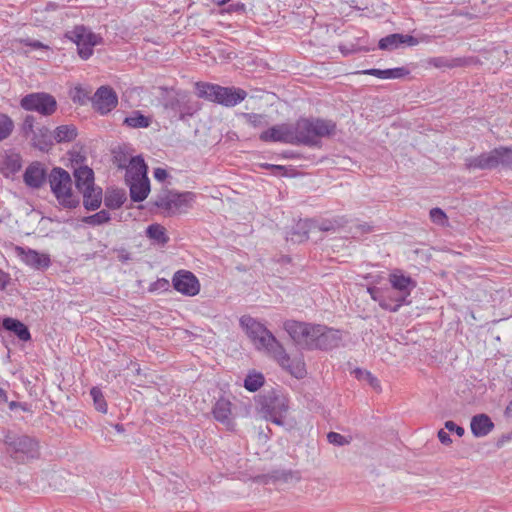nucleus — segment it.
Masks as SVG:
<instances>
[{
	"instance_id": "nucleus-1",
	"label": "nucleus",
	"mask_w": 512,
	"mask_h": 512,
	"mask_svg": "<svg viewBox=\"0 0 512 512\" xmlns=\"http://www.w3.org/2000/svg\"><path fill=\"white\" fill-rule=\"evenodd\" d=\"M239 323L256 349L272 355L278 364L295 378L305 377L307 373L305 363L301 359H291L282 344L264 324L249 315H243Z\"/></svg>"
},
{
	"instance_id": "nucleus-2",
	"label": "nucleus",
	"mask_w": 512,
	"mask_h": 512,
	"mask_svg": "<svg viewBox=\"0 0 512 512\" xmlns=\"http://www.w3.org/2000/svg\"><path fill=\"white\" fill-rule=\"evenodd\" d=\"M336 132V123L321 118H301L294 124L295 145L317 146L319 138L329 137Z\"/></svg>"
},
{
	"instance_id": "nucleus-3",
	"label": "nucleus",
	"mask_w": 512,
	"mask_h": 512,
	"mask_svg": "<svg viewBox=\"0 0 512 512\" xmlns=\"http://www.w3.org/2000/svg\"><path fill=\"white\" fill-rule=\"evenodd\" d=\"M47 182L61 207L71 210L80 205V198L73 192V181L68 171L53 167L48 173Z\"/></svg>"
},
{
	"instance_id": "nucleus-4",
	"label": "nucleus",
	"mask_w": 512,
	"mask_h": 512,
	"mask_svg": "<svg viewBox=\"0 0 512 512\" xmlns=\"http://www.w3.org/2000/svg\"><path fill=\"white\" fill-rule=\"evenodd\" d=\"M148 166L142 156L130 159V167L125 174V182L129 186L130 198L133 202L144 201L150 192Z\"/></svg>"
},
{
	"instance_id": "nucleus-5",
	"label": "nucleus",
	"mask_w": 512,
	"mask_h": 512,
	"mask_svg": "<svg viewBox=\"0 0 512 512\" xmlns=\"http://www.w3.org/2000/svg\"><path fill=\"white\" fill-rule=\"evenodd\" d=\"M256 405L259 412L266 420L277 425H283L288 411V400L279 391L270 389L256 397Z\"/></svg>"
},
{
	"instance_id": "nucleus-6",
	"label": "nucleus",
	"mask_w": 512,
	"mask_h": 512,
	"mask_svg": "<svg viewBox=\"0 0 512 512\" xmlns=\"http://www.w3.org/2000/svg\"><path fill=\"white\" fill-rule=\"evenodd\" d=\"M197 94L225 107H234L247 97V92L239 87H223L211 83H197Z\"/></svg>"
},
{
	"instance_id": "nucleus-7",
	"label": "nucleus",
	"mask_w": 512,
	"mask_h": 512,
	"mask_svg": "<svg viewBox=\"0 0 512 512\" xmlns=\"http://www.w3.org/2000/svg\"><path fill=\"white\" fill-rule=\"evenodd\" d=\"M512 168V149L500 146L490 152L482 153L476 157H469L465 160L467 169L492 170L498 166Z\"/></svg>"
},
{
	"instance_id": "nucleus-8",
	"label": "nucleus",
	"mask_w": 512,
	"mask_h": 512,
	"mask_svg": "<svg viewBox=\"0 0 512 512\" xmlns=\"http://www.w3.org/2000/svg\"><path fill=\"white\" fill-rule=\"evenodd\" d=\"M195 198L196 194L191 191L165 190L156 196L153 205L162 209L165 215L170 216L190 208Z\"/></svg>"
},
{
	"instance_id": "nucleus-9",
	"label": "nucleus",
	"mask_w": 512,
	"mask_h": 512,
	"mask_svg": "<svg viewBox=\"0 0 512 512\" xmlns=\"http://www.w3.org/2000/svg\"><path fill=\"white\" fill-rule=\"evenodd\" d=\"M65 36L77 45L78 55L83 60L89 59L93 54V48L103 43V38L99 34H95L84 25L75 26L67 31Z\"/></svg>"
},
{
	"instance_id": "nucleus-10",
	"label": "nucleus",
	"mask_w": 512,
	"mask_h": 512,
	"mask_svg": "<svg viewBox=\"0 0 512 512\" xmlns=\"http://www.w3.org/2000/svg\"><path fill=\"white\" fill-rule=\"evenodd\" d=\"M20 107L25 111L37 112L42 116L53 115L57 110L56 98L46 92H32L23 96Z\"/></svg>"
},
{
	"instance_id": "nucleus-11",
	"label": "nucleus",
	"mask_w": 512,
	"mask_h": 512,
	"mask_svg": "<svg viewBox=\"0 0 512 512\" xmlns=\"http://www.w3.org/2000/svg\"><path fill=\"white\" fill-rule=\"evenodd\" d=\"M163 105L166 110L173 113V116H178V119L182 121L188 116H193L199 110L198 104L191 101L186 93L169 95L165 98Z\"/></svg>"
},
{
	"instance_id": "nucleus-12",
	"label": "nucleus",
	"mask_w": 512,
	"mask_h": 512,
	"mask_svg": "<svg viewBox=\"0 0 512 512\" xmlns=\"http://www.w3.org/2000/svg\"><path fill=\"white\" fill-rule=\"evenodd\" d=\"M173 288L186 296H195L200 291V283L197 277L188 270H178L172 277Z\"/></svg>"
},
{
	"instance_id": "nucleus-13",
	"label": "nucleus",
	"mask_w": 512,
	"mask_h": 512,
	"mask_svg": "<svg viewBox=\"0 0 512 512\" xmlns=\"http://www.w3.org/2000/svg\"><path fill=\"white\" fill-rule=\"evenodd\" d=\"M428 36L416 38L412 35L393 33L381 38L378 42V48L385 51H393L402 47H412L420 42L428 41Z\"/></svg>"
},
{
	"instance_id": "nucleus-14",
	"label": "nucleus",
	"mask_w": 512,
	"mask_h": 512,
	"mask_svg": "<svg viewBox=\"0 0 512 512\" xmlns=\"http://www.w3.org/2000/svg\"><path fill=\"white\" fill-rule=\"evenodd\" d=\"M118 104L116 92L109 86L99 87L92 97L93 108L102 115L111 112Z\"/></svg>"
},
{
	"instance_id": "nucleus-15",
	"label": "nucleus",
	"mask_w": 512,
	"mask_h": 512,
	"mask_svg": "<svg viewBox=\"0 0 512 512\" xmlns=\"http://www.w3.org/2000/svg\"><path fill=\"white\" fill-rule=\"evenodd\" d=\"M389 283L393 290L398 291L400 294V301L406 302V298H409L411 292L416 288L417 282L410 276L402 273L401 270H395L389 274Z\"/></svg>"
},
{
	"instance_id": "nucleus-16",
	"label": "nucleus",
	"mask_w": 512,
	"mask_h": 512,
	"mask_svg": "<svg viewBox=\"0 0 512 512\" xmlns=\"http://www.w3.org/2000/svg\"><path fill=\"white\" fill-rule=\"evenodd\" d=\"M17 256L28 266L37 270H46L51 265L50 256L31 248L16 247Z\"/></svg>"
},
{
	"instance_id": "nucleus-17",
	"label": "nucleus",
	"mask_w": 512,
	"mask_h": 512,
	"mask_svg": "<svg viewBox=\"0 0 512 512\" xmlns=\"http://www.w3.org/2000/svg\"><path fill=\"white\" fill-rule=\"evenodd\" d=\"M263 142H282L294 144V125L280 124L275 125L266 131H263L260 136Z\"/></svg>"
},
{
	"instance_id": "nucleus-18",
	"label": "nucleus",
	"mask_w": 512,
	"mask_h": 512,
	"mask_svg": "<svg viewBox=\"0 0 512 512\" xmlns=\"http://www.w3.org/2000/svg\"><path fill=\"white\" fill-rule=\"evenodd\" d=\"M319 332L316 334L314 349L332 350L342 342V335L339 330L318 325Z\"/></svg>"
},
{
	"instance_id": "nucleus-19",
	"label": "nucleus",
	"mask_w": 512,
	"mask_h": 512,
	"mask_svg": "<svg viewBox=\"0 0 512 512\" xmlns=\"http://www.w3.org/2000/svg\"><path fill=\"white\" fill-rule=\"evenodd\" d=\"M48 173L42 163L33 162L24 172V183L32 189H39L48 181Z\"/></svg>"
},
{
	"instance_id": "nucleus-20",
	"label": "nucleus",
	"mask_w": 512,
	"mask_h": 512,
	"mask_svg": "<svg viewBox=\"0 0 512 512\" xmlns=\"http://www.w3.org/2000/svg\"><path fill=\"white\" fill-rule=\"evenodd\" d=\"M252 481L254 483L259 484H269V483H288L292 480H300V475L298 471H292V470H273L266 474H259L256 476L251 477Z\"/></svg>"
},
{
	"instance_id": "nucleus-21",
	"label": "nucleus",
	"mask_w": 512,
	"mask_h": 512,
	"mask_svg": "<svg viewBox=\"0 0 512 512\" xmlns=\"http://www.w3.org/2000/svg\"><path fill=\"white\" fill-rule=\"evenodd\" d=\"M3 442L10 448H34L39 446L36 438L20 431H3Z\"/></svg>"
},
{
	"instance_id": "nucleus-22",
	"label": "nucleus",
	"mask_w": 512,
	"mask_h": 512,
	"mask_svg": "<svg viewBox=\"0 0 512 512\" xmlns=\"http://www.w3.org/2000/svg\"><path fill=\"white\" fill-rule=\"evenodd\" d=\"M231 406L232 403L222 397L216 401L212 409L214 419L224 425L228 430H233L235 426Z\"/></svg>"
},
{
	"instance_id": "nucleus-23",
	"label": "nucleus",
	"mask_w": 512,
	"mask_h": 512,
	"mask_svg": "<svg viewBox=\"0 0 512 512\" xmlns=\"http://www.w3.org/2000/svg\"><path fill=\"white\" fill-rule=\"evenodd\" d=\"M1 329L12 332L21 341L27 342L31 340L29 328L18 319L11 317L3 318L2 324L0 325V330Z\"/></svg>"
},
{
	"instance_id": "nucleus-24",
	"label": "nucleus",
	"mask_w": 512,
	"mask_h": 512,
	"mask_svg": "<svg viewBox=\"0 0 512 512\" xmlns=\"http://www.w3.org/2000/svg\"><path fill=\"white\" fill-rule=\"evenodd\" d=\"M30 140L32 146L40 151H48L53 146V134L46 126H37Z\"/></svg>"
},
{
	"instance_id": "nucleus-25",
	"label": "nucleus",
	"mask_w": 512,
	"mask_h": 512,
	"mask_svg": "<svg viewBox=\"0 0 512 512\" xmlns=\"http://www.w3.org/2000/svg\"><path fill=\"white\" fill-rule=\"evenodd\" d=\"M4 456V465L12 467L13 464L25 463L29 458L39 457V450H0Z\"/></svg>"
},
{
	"instance_id": "nucleus-26",
	"label": "nucleus",
	"mask_w": 512,
	"mask_h": 512,
	"mask_svg": "<svg viewBox=\"0 0 512 512\" xmlns=\"http://www.w3.org/2000/svg\"><path fill=\"white\" fill-rule=\"evenodd\" d=\"M83 196V206L88 211L97 210L102 203L103 191L101 187L91 186L80 191Z\"/></svg>"
},
{
	"instance_id": "nucleus-27",
	"label": "nucleus",
	"mask_w": 512,
	"mask_h": 512,
	"mask_svg": "<svg viewBox=\"0 0 512 512\" xmlns=\"http://www.w3.org/2000/svg\"><path fill=\"white\" fill-rule=\"evenodd\" d=\"M361 73L365 74V75L375 76L380 79H400V78H404L407 75H409L410 70L403 66V67H396V68H390V69H384V70L371 68V69L363 70Z\"/></svg>"
},
{
	"instance_id": "nucleus-28",
	"label": "nucleus",
	"mask_w": 512,
	"mask_h": 512,
	"mask_svg": "<svg viewBox=\"0 0 512 512\" xmlns=\"http://www.w3.org/2000/svg\"><path fill=\"white\" fill-rule=\"evenodd\" d=\"M470 427L474 436L483 437L494 428V423L488 415L478 414L472 417Z\"/></svg>"
},
{
	"instance_id": "nucleus-29",
	"label": "nucleus",
	"mask_w": 512,
	"mask_h": 512,
	"mask_svg": "<svg viewBox=\"0 0 512 512\" xmlns=\"http://www.w3.org/2000/svg\"><path fill=\"white\" fill-rule=\"evenodd\" d=\"M75 185L80 192L88 187L95 186L94 171L88 166H80L74 170Z\"/></svg>"
},
{
	"instance_id": "nucleus-30",
	"label": "nucleus",
	"mask_w": 512,
	"mask_h": 512,
	"mask_svg": "<svg viewBox=\"0 0 512 512\" xmlns=\"http://www.w3.org/2000/svg\"><path fill=\"white\" fill-rule=\"evenodd\" d=\"M312 223L309 220L298 221L288 232L286 239L293 243H302L309 238Z\"/></svg>"
},
{
	"instance_id": "nucleus-31",
	"label": "nucleus",
	"mask_w": 512,
	"mask_h": 512,
	"mask_svg": "<svg viewBox=\"0 0 512 512\" xmlns=\"http://www.w3.org/2000/svg\"><path fill=\"white\" fill-rule=\"evenodd\" d=\"M428 63L435 68H456L464 67L469 61L463 57L451 58L446 56L432 57L428 60Z\"/></svg>"
},
{
	"instance_id": "nucleus-32",
	"label": "nucleus",
	"mask_w": 512,
	"mask_h": 512,
	"mask_svg": "<svg viewBox=\"0 0 512 512\" xmlns=\"http://www.w3.org/2000/svg\"><path fill=\"white\" fill-rule=\"evenodd\" d=\"M127 200L126 192L123 189H107L104 196V204L107 208L119 209Z\"/></svg>"
},
{
	"instance_id": "nucleus-33",
	"label": "nucleus",
	"mask_w": 512,
	"mask_h": 512,
	"mask_svg": "<svg viewBox=\"0 0 512 512\" xmlns=\"http://www.w3.org/2000/svg\"><path fill=\"white\" fill-rule=\"evenodd\" d=\"M367 292L374 301L378 302L382 309L393 313L397 312V306H391V303L387 300L385 289L376 286H370L367 288Z\"/></svg>"
},
{
	"instance_id": "nucleus-34",
	"label": "nucleus",
	"mask_w": 512,
	"mask_h": 512,
	"mask_svg": "<svg viewBox=\"0 0 512 512\" xmlns=\"http://www.w3.org/2000/svg\"><path fill=\"white\" fill-rule=\"evenodd\" d=\"M302 339H299L297 345L308 350H314L316 334L319 332L318 325L306 323L303 330Z\"/></svg>"
},
{
	"instance_id": "nucleus-35",
	"label": "nucleus",
	"mask_w": 512,
	"mask_h": 512,
	"mask_svg": "<svg viewBox=\"0 0 512 512\" xmlns=\"http://www.w3.org/2000/svg\"><path fill=\"white\" fill-rule=\"evenodd\" d=\"M77 137V129L74 125L58 126L53 133V142H72Z\"/></svg>"
},
{
	"instance_id": "nucleus-36",
	"label": "nucleus",
	"mask_w": 512,
	"mask_h": 512,
	"mask_svg": "<svg viewBox=\"0 0 512 512\" xmlns=\"http://www.w3.org/2000/svg\"><path fill=\"white\" fill-rule=\"evenodd\" d=\"M146 235L148 238L154 240L159 245H166L169 242V237L166 234V229L160 224L154 223L147 227Z\"/></svg>"
},
{
	"instance_id": "nucleus-37",
	"label": "nucleus",
	"mask_w": 512,
	"mask_h": 512,
	"mask_svg": "<svg viewBox=\"0 0 512 512\" xmlns=\"http://www.w3.org/2000/svg\"><path fill=\"white\" fill-rule=\"evenodd\" d=\"M123 124L130 128H147L151 124V119L140 111H133L130 116L125 117Z\"/></svg>"
},
{
	"instance_id": "nucleus-38",
	"label": "nucleus",
	"mask_w": 512,
	"mask_h": 512,
	"mask_svg": "<svg viewBox=\"0 0 512 512\" xmlns=\"http://www.w3.org/2000/svg\"><path fill=\"white\" fill-rule=\"evenodd\" d=\"M305 322H299L295 320H287L284 322V329L291 337V339L297 344L299 339H302L303 336V328L305 326Z\"/></svg>"
},
{
	"instance_id": "nucleus-39",
	"label": "nucleus",
	"mask_w": 512,
	"mask_h": 512,
	"mask_svg": "<svg viewBox=\"0 0 512 512\" xmlns=\"http://www.w3.org/2000/svg\"><path fill=\"white\" fill-rule=\"evenodd\" d=\"M14 121L12 118L0 112V141L9 138L14 130Z\"/></svg>"
},
{
	"instance_id": "nucleus-40",
	"label": "nucleus",
	"mask_w": 512,
	"mask_h": 512,
	"mask_svg": "<svg viewBox=\"0 0 512 512\" xmlns=\"http://www.w3.org/2000/svg\"><path fill=\"white\" fill-rule=\"evenodd\" d=\"M265 382L261 373L248 374L244 380V387L250 392L259 390Z\"/></svg>"
},
{
	"instance_id": "nucleus-41",
	"label": "nucleus",
	"mask_w": 512,
	"mask_h": 512,
	"mask_svg": "<svg viewBox=\"0 0 512 512\" xmlns=\"http://www.w3.org/2000/svg\"><path fill=\"white\" fill-rule=\"evenodd\" d=\"M355 377L358 379V380H364V381H367L368 384L375 390L377 391H380L381 390V387H380V382L379 380L373 376L371 374V372L367 371V370H364V369H361V368H356L353 370L352 372Z\"/></svg>"
},
{
	"instance_id": "nucleus-42",
	"label": "nucleus",
	"mask_w": 512,
	"mask_h": 512,
	"mask_svg": "<svg viewBox=\"0 0 512 512\" xmlns=\"http://www.w3.org/2000/svg\"><path fill=\"white\" fill-rule=\"evenodd\" d=\"M110 219V213L106 210H101L93 215L84 217L82 221L91 226H98L108 223Z\"/></svg>"
},
{
	"instance_id": "nucleus-43",
	"label": "nucleus",
	"mask_w": 512,
	"mask_h": 512,
	"mask_svg": "<svg viewBox=\"0 0 512 512\" xmlns=\"http://www.w3.org/2000/svg\"><path fill=\"white\" fill-rule=\"evenodd\" d=\"M90 395L93 399L96 410L101 413H106L107 412V403L103 396L102 391L98 387H93L90 390Z\"/></svg>"
},
{
	"instance_id": "nucleus-44",
	"label": "nucleus",
	"mask_w": 512,
	"mask_h": 512,
	"mask_svg": "<svg viewBox=\"0 0 512 512\" xmlns=\"http://www.w3.org/2000/svg\"><path fill=\"white\" fill-rule=\"evenodd\" d=\"M3 165L10 173H17L22 168V160L20 155L14 154L7 156L3 161Z\"/></svg>"
},
{
	"instance_id": "nucleus-45",
	"label": "nucleus",
	"mask_w": 512,
	"mask_h": 512,
	"mask_svg": "<svg viewBox=\"0 0 512 512\" xmlns=\"http://www.w3.org/2000/svg\"><path fill=\"white\" fill-rule=\"evenodd\" d=\"M35 117L31 114L25 116L21 125V133L25 138H31L35 129Z\"/></svg>"
},
{
	"instance_id": "nucleus-46",
	"label": "nucleus",
	"mask_w": 512,
	"mask_h": 512,
	"mask_svg": "<svg viewBox=\"0 0 512 512\" xmlns=\"http://www.w3.org/2000/svg\"><path fill=\"white\" fill-rule=\"evenodd\" d=\"M243 117L246 119L247 123L253 127H265L268 125L266 116L263 114L243 113Z\"/></svg>"
},
{
	"instance_id": "nucleus-47",
	"label": "nucleus",
	"mask_w": 512,
	"mask_h": 512,
	"mask_svg": "<svg viewBox=\"0 0 512 512\" xmlns=\"http://www.w3.org/2000/svg\"><path fill=\"white\" fill-rule=\"evenodd\" d=\"M385 290H386L387 300L391 303V306H397V312L399 311L401 306L409 305L411 303L409 298H406V302H401L400 299L398 300V298H400L399 297L400 294H398V291L393 290L392 287L390 289L386 288Z\"/></svg>"
},
{
	"instance_id": "nucleus-48",
	"label": "nucleus",
	"mask_w": 512,
	"mask_h": 512,
	"mask_svg": "<svg viewBox=\"0 0 512 512\" xmlns=\"http://www.w3.org/2000/svg\"><path fill=\"white\" fill-rule=\"evenodd\" d=\"M350 439H351V437L348 439L347 437H345L339 433H336V432H329L327 434V440H328L329 444L334 445V446L349 445Z\"/></svg>"
},
{
	"instance_id": "nucleus-49",
	"label": "nucleus",
	"mask_w": 512,
	"mask_h": 512,
	"mask_svg": "<svg viewBox=\"0 0 512 512\" xmlns=\"http://www.w3.org/2000/svg\"><path fill=\"white\" fill-rule=\"evenodd\" d=\"M170 282L165 278H159L152 282L149 286L150 292L162 291L166 292L170 289Z\"/></svg>"
},
{
	"instance_id": "nucleus-50",
	"label": "nucleus",
	"mask_w": 512,
	"mask_h": 512,
	"mask_svg": "<svg viewBox=\"0 0 512 512\" xmlns=\"http://www.w3.org/2000/svg\"><path fill=\"white\" fill-rule=\"evenodd\" d=\"M430 218L434 223L440 224V225H443L445 223V221L447 220V216L444 213V211L438 207L432 208L430 210Z\"/></svg>"
},
{
	"instance_id": "nucleus-51",
	"label": "nucleus",
	"mask_w": 512,
	"mask_h": 512,
	"mask_svg": "<svg viewBox=\"0 0 512 512\" xmlns=\"http://www.w3.org/2000/svg\"><path fill=\"white\" fill-rule=\"evenodd\" d=\"M114 163L120 169H128L130 167V160H128L126 154L122 151L115 152L114 154Z\"/></svg>"
},
{
	"instance_id": "nucleus-52",
	"label": "nucleus",
	"mask_w": 512,
	"mask_h": 512,
	"mask_svg": "<svg viewBox=\"0 0 512 512\" xmlns=\"http://www.w3.org/2000/svg\"><path fill=\"white\" fill-rule=\"evenodd\" d=\"M261 167L270 170L274 175H277V174L283 175L286 171L285 166H282V165L264 163V164H261Z\"/></svg>"
},
{
	"instance_id": "nucleus-53",
	"label": "nucleus",
	"mask_w": 512,
	"mask_h": 512,
	"mask_svg": "<svg viewBox=\"0 0 512 512\" xmlns=\"http://www.w3.org/2000/svg\"><path fill=\"white\" fill-rule=\"evenodd\" d=\"M445 428L449 432H455L458 436H462L464 434V432H465L463 427L457 425L453 421H446L445 422Z\"/></svg>"
},
{
	"instance_id": "nucleus-54",
	"label": "nucleus",
	"mask_w": 512,
	"mask_h": 512,
	"mask_svg": "<svg viewBox=\"0 0 512 512\" xmlns=\"http://www.w3.org/2000/svg\"><path fill=\"white\" fill-rule=\"evenodd\" d=\"M26 46H30L33 49H46L48 48L46 45H44L42 42L38 40H25L23 41Z\"/></svg>"
},
{
	"instance_id": "nucleus-55",
	"label": "nucleus",
	"mask_w": 512,
	"mask_h": 512,
	"mask_svg": "<svg viewBox=\"0 0 512 512\" xmlns=\"http://www.w3.org/2000/svg\"><path fill=\"white\" fill-rule=\"evenodd\" d=\"M439 441L443 445H449L451 443V438L447 432H445L443 429H440L437 434Z\"/></svg>"
},
{
	"instance_id": "nucleus-56",
	"label": "nucleus",
	"mask_w": 512,
	"mask_h": 512,
	"mask_svg": "<svg viewBox=\"0 0 512 512\" xmlns=\"http://www.w3.org/2000/svg\"><path fill=\"white\" fill-rule=\"evenodd\" d=\"M154 177L158 181H164L168 177V173L163 168H156L154 170Z\"/></svg>"
},
{
	"instance_id": "nucleus-57",
	"label": "nucleus",
	"mask_w": 512,
	"mask_h": 512,
	"mask_svg": "<svg viewBox=\"0 0 512 512\" xmlns=\"http://www.w3.org/2000/svg\"><path fill=\"white\" fill-rule=\"evenodd\" d=\"M336 228V224L332 221H323L320 225H319V230L321 231H332V230H335Z\"/></svg>"
},
{
	"instance_id": "nucleus-58",
	"label": "nucleus",
	"mask_w": 512,
	"mask_h": 512,
	"mask_svg": "<svg viewBox=\"0 0 512 512\" xmlns=\"http://www.w3.org/2000/svg\"><path fill=\"white\" fill-rule=\"evenodd\" d=\"M9 409L10 410H15L17 408H21L22 410L24 411H28V407H27V404L25 403H21V402H16V401H11L9 404Z\"/></svg>"
},
{
	"instance_id": "nucleus-59",
	"label": "nucleus",
	"mask_w": 512,
	"mask_h": 512,
	"mask_svg": "<svg viewBox=\"0 0 512 512\" xmlns=\"http://www.w3.org/2000/svg\"><path fill=\"white\" fill-rule=\"evenodd\" d=\"M9 282L8 274L0 269V289H5Z\"/></svg>"
},
{
	"instance_id": "nucleus-60",
	"label": "nucleus",
	"mask_w": 512,
	"mask_h": 512,
	"mask_svg": "<svg viewBox=\"0 0 512 512\" xmlns=\"http://www.w3.org/2000/svg\"><path fill=\"white\" fill-rule=\"evenodd\" d=\"M7 400H8V397H7L6 391L3 390L2 388H0V403L7 402Z\"/></svg>"
},
{
	"instance_id": "nucleus-61",
	"label": "nucleus",
	"mask_w": 512,
	"mask_h": 512,
	"mask_svg": "<svg viewBox=\"0 0 512 512\" xmlns=\"http://www.w3.org/2000/svg\"><path fill=\"white\" fill-rule=\"evenodd\" d=\"M58 5L56 3H53V2H49L47 5H46V8L45 10L46 11H49V10H55L57 9Z\"/></svg>"
},
{
	"instance_id": "nucleus-62",
	"label": "nucleus",
	"mask_w": 512,
	"mask_h": 512,
	"mask_svg": "<svg viewBox=\"0 0 512 512\" xmlns=\"http://www.w3.org/2000/svg\"><path fill=\"white\" fill-rule=\"evenodd\" d=\"M340 51L342 52L343 55H349L350 53H352L351 49H347L344 46H340Z\"/></svg>"
},
{
	"instance_id": "nucleus-63",
	"label": "nucleus",
	"mask_w": 512,
	"mask_h": 512,
	"mask_svg": "<svg viewBox=\"0 0 512 512\" xmlns=\"http://www.w3.org/2000/svg\"><path fill=\"white\" fill-rule=\"evenodd\" d=\"M360 227H361V229H362V231H363L364 233H368V232H370V231H371V227H370V225H368V224H363V225H361Z\"/></svg>"
},
{
	"instance_id": "nucleus-64",
	"label": "nucleus",
	"mask_w": 512,
	"mask_h": 512,
	"mask_svg": "<svg viewBox=\"0 0 512 512\" xmlns=\"http://www.w3.org/2000/svg\"><path fill=\"white\" fill-rule=\"evenodd\" d=\"M283 156H284L285 158H291V159H293V158H296V157H297V155H296L294 152H285V153L283 154Z\"/></svg>"
}]
</instances>
